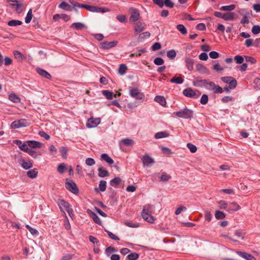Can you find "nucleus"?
Returning a JSON list of instances; mask_svg holds the SVG:
<instances>
[{
    "label": "nucleus",
    "mask_w": 260,
    "mask_h": 260,
    "mask_svg": "<svg viewBox=\"0 0 260 260\" xmlns=\"http://www.w3.org/2000/svg\"><path fill=\"white\" fill-rule=\"evenodd\" d=\"M173 114L179 118L191 119L193 117L194 112L192 110L185 107L179 111L174 112Z\"/></svg>",
    "instance_id": "f257e3e1"
},
{
    "label": "nucleus",
    "mask_w": 260,
    "mask_h": 260,
    "mask_svg": "<svg viewBox=\"0 0 260 260\" xmlns=\"http://www.w3.org/2000/svg\"><path fill=\"white\" fill-rule=\"evenodd\" d=\"M129 95L137 100L144 101L145 96L138 88H134L129 90Z\"/></svg>",
    "instance_id": "f03ea898"
},
{
    "label": "nucleus",
    "mask_w": 260,
    "mask_h": 260,
    "mask_svg": "<svg viewBox=\"0 0 260 260\" xmlns=\"http://www.w3.org/2000/svg\"><path fill=\"white\" fill-rule=\"evenodd\" d=\"M29 123L25 119H20L18 120H15L11 124V127L12 128L18 129L23 127H26L28 126Z\"/></svg>",
    "instance_id": "7ed1b4c3"
},
{
    "label": "nucleus",
    "mask_w": 260,
    "mask_h": 260,
    "mask_svg": "<svg viewBox=\"0 0 260 260\" xmlns=\"http://www.w3.org/2000/svg\"><path fill=\"white\" fill-rule=\"evenodd\" d=\"M221 80L224 83L229 84V88L231 89H234L236 87L237 85V81L232 77L225 76L222 77Z\"/></svg>",
    "instance_id": "20e7f679"
},
{
    "label": "nucleus",
    "mask_w": 260,
    "mask_h": 260,
    "mask_svg": "<svg viewBox=\"0 0 260 260\" xmlns=\"http://www.w3.org/2000/svg\"><path fill=\"white\" fill-rule=\"evenodd\" d=\"M129 12L131 14L129 18L130 22H135L139 19L140 12L137 9L135 8H130L129 9Z\"/></svg>",
    "instance_id": "39448f33"
},
{
    "label": "nucleus",
    "mask_w": 260,
    "mask_h": 260,
    "mask_svg": "<svg viewBox=\"0 0 260 260\" xmlns=\"http://www.w3.org/2000/svg\"><path fill=\"white\" fill-rule=\"evenodd\" d=\"M66 187L68 190L74 194H77L79 192V189L76 184L72 180L68 181V180L67 179Z\"/></svg>",
    "instance_id": "423d86ee"
},
{
    "label": "nucleus",
    "mask_w": 260,
    "mask_h": 260,
    "mask_svg": "<svg viewBox=\"0 0 260 260\" xmlns=\"http://www.w3.org/2000/svg\"><path fill=\"white\" fill-rule=\"evenodd\" d=\"M183 94L184 96L193 99H198L200 93H197L194 90L191 88H187L183 90Z\"/></svg>",
    "instance_id": "0eeeda50"
},
{
    "label": "nucleus",
    "mask_w": 260,
    "mask_h": 260,
    "mask_svg": "<svg viewBox=\"0 0 260 260\" xmlns=\"http://www.w3.org/2000/svg\"><path fill=\"white\" fill-rule=\"evenodd\" d=\"M101 123L100 118L91 117L89 118L86 122V126L88 128H94L97 126Z\"/></svg>",
    "instance_id": "6e6552de"
},
{
    "label": "nucleus",
    "mask_w": 260,
    "mask_h": 260,
    "mask_svg": "<svg viewBox=\"0 0 260 260\" xmlns=\"http://www.w3.org/2000/svg\"><path fill=\"white\" fill-rule=\"evenodd\" d=\"M117 44L118 41L116 40L110 42L105 41L101 43L100 48L103 50L110 49L115 47Z\"/></svg>",
    "instance_id": "1a4fd4ad"
},
{
    "label": "nucleus",
    "mask_w": 260,
    "mask_h": 260,
    "mask_svg": "<svg viewBox=\"0 0 260 260\" xmlns=\"http://www.w3.org/2000/svg\"><path fill=\"white\" fill-rule=\"evenodd\" d=\"M142 161L143 166L146 167H150L155 162L154 159L147 154H145L143 156Z\"/></svg>",
    "instance_id": "9d476101"
},
{
    "label": "nucleus",
    "mask_w": 260,
    "mask_h": 260,
    "mask_svg": "<svg viewBox=\"0 0 260 260\" xmlns=\"http://www.w3.org/2000/svg\"><path fill=\"white\" fill-rule=\"evenodd\" d=\"M141 216L143 219L147 222L153 223L155 221V218L151 214V213L141 212Z\"/></svg>",
    "instance_id": "9b49d317"
},
{
    "label": "nucleus",
    "mask_w": 260,
    "mask_h": 260,
    "mask_svg": "<svg viewBox=\"0 0 260 260\" xmlns=\"http://www.w3.org/2000/svg\"><path fill=\"white\" fill-rule=\"evenodd\" d=\"M236 253L240 256L246 260H256V258L250 253L242 251H237Z\"/></svg>",
    "instance_id": "f8f14e48"
},
{
    "label": "nucleus",
    "mask_w": 260,
    "mask_h": 260,
    "mask_svg": "<svg viewBox=\"0 0 260 260\" xmlns=\"http://www.w3.org/2000/svg\"><path fill=\"white\" fill-rule=\"evenodd\" d=\"M14 143L18 146L19 148L21 150L25 152L27 151V149L28 148L27 143L26 142L24 143H22V142L19 140H16L14 141Z\"/></svg>",
    "instance_id": "ddd939ff"
},
{
    "label": "nucleus",
    "mask_w": 260,
    "mask_h": 260,
    "mask_svg": "<svg viewBox=\"0 0 260 260\" xmlns=\"http://www.w3.org/2000/svg\"><path fill=\"white\" fill-rule=\"evenodd\" d=\"M240 208V206L236 202H232L229 204L227 211L232 212L239 210Z\"/></svg>",
    "instance_id": "4468645a"
},
{
    "label": "nucleus",
    "mask_w": 260,
    "mask_h": 260,
    "mask_svg": "<svg viewBox=\"0 0 260 260\" xmlns=\"http://www.w3.org/2000/svg\"><path fill=\"white\" fill-rule=\"evenodd\" d=\"M185 66L188 71H191L193 70L194 60L191 58L187 57L185 59Z\"/></svg>",
    "instance_id": "2eb2a0df"
},
{
    "label": "nucleus",
    "mask_w": 260,
    "mask_h": 260,
    "mask_svg": "<svg viewBox=\"0 0 260 260\" xmlns=\"http://www.w3.org/2000/svg\"><path fill=\"white\" fill-rule=\"evenodd\" d=\"M87 212L90 214V216L95 223L100 225H102V222L101 219L94 212L89 210H88Z\"/></svg>",
    "instance_id": "dca6fc26"
},
{
    "label": "nucleus",
    "mask_w": 260,
    "mask_h": 260,
    "mask_svg": "<svg viewBox=\"0 0 260 260\" xmlns=\"http://www.w3.org/2000/svg\"><path fill=\"white\" fill-rule=\"evenodd\" d=\"M36 71L39 75L46 79H49L51 77V75L47 71L42 69L38 68L36 69Z\"/></svg>",
    "instance_id": "f3484780"
},
{
    "label": "nucleus",
    "mask_w": 260,
    "mask_h": 260,
    "mask_svg": "<svg viewBox=\"0 0 260 260\" xmlns=\"http://www.w3.org/2000/svg\"><path fill=\"white\" fill-rule=\"evenodd\" d=\"M222 19L225 21L234 20L235 19V13L232 12L223 13Z\"/></svg>",
    "instance_id": "a211bd4d"
},
{
    "label": "nucleus",
    "mask_w": 260,
    "mask_h": 260,
    "mask_svg": "<svg viewBox=\"0 0 260 260\" xmlns=\"http://www.w3.org/2000/svg\"><path fill=\"white\" fill-rule=\"evenodd\" d=\"M26 143L28 146L32 148H41L42 146V144L38 141H27Z\"/></svg>",
    "instance_id": "6ab92c4d"
},
{
    "label": "nucleus",
    "mask_w": 260,
    "mask_h": 260,
    "mask_svg": "<svg viewBox=\"0 0 260 260\" xmlns=\"http://www.w3.org/2000/svg\"><path fill=\"white\" fill-rule=\"evenodd\" d=\"M98 171L99 172L98 176L100 177L104 178L109 175L108 171L103 167H99Z\"/></svg>",
    "instance_id": "aec40b11"
},
{
    "label": "nucleus",
    "mask_w": 260,
    "mask_h": 260,
    "mask_svg": "<svg viewBox=\"0 0 260 260\" xmlns=\"http://www.w3.org/2000/svg\"><path fill=\"white\" fill-rule=\"evenodd\" d=\"M154 101L159 103L160 105L166 107L167 102L165 98L162 96L157 95L154 98Z\"/></svg>",
    "instance_id": "412c9836"
},
{
    "label": "nucleus",
    "mask_w": 260,
    "mask_h": 260,
    "mask_svg": "<svg viewBox=\"0 0 260 260\" xmlns=\"http://www.w3.org/2000/svg\"><path fill=\"white\" fill-rule=\"evenodd\" d=\"M101 159L111 165L114 163L113 160L106 153H103L101 156Z\"/></svg>",
    "instance_id": "4be33fe9"
},
{
    "label": "nucleus",
    "mask_w": 260,
    "mask_h": 260,
    "mask_svg": "<svg viewBox=\"0 0 260 260\" xmlns=\"http://www.w3.org/2000/svg\"><path fill=\"white\" fill-rule=\"evenodd\" d=\"M145 29L143 24L141 22H137L135 25L134 29L135 31L137 33H140L141 31H143Z\"/></svg>",
    "instance_id": "5701e85b"
},
{
    "label": "nucleus",
    "mask_w": 260,
    "mask_h": 260,
    "mask_svg": "<svg viewBox=\"0 0 260 260\" xmlns=\"http://www.w3.org/2000/svg\"><path fill=\"white\" fill-rule=\"evenodd\" d=\"M21 167L25 170H28L32 167V163L30 160H22Z\"/></svg>",
    "instance_id": "b1692460"
},
{
    "label": "nucleus",
    "mask_w": 260,
    "mask_h": 260,
    "mask_svg": "<svg viewBox=\"0 0 260 260\" xmlns=\"http://www.w3.org/2000/svg\"><path fill=\"white\" fill-rule=\"evenodd\" d=\"M85 27L86 25L81 22H75L71 25V27L76 30H81Z\"/></svg>",
    "instance_id": "393cba45"
},
{
    "label": "nucleus",
    "mask_w": 260,
    "mask_h": 260,
    "mask_svg": "<svg viewBox=\"0 0 260 260\" xmlns=\"http://www.w3.org/2000/svg\"><path fill=\"white\" fill-rule=\"evenodd\" d=\"M196 68L197 70L201 73H207L208 72L207 68L201 63H198Z\"/></svg>",
    "instance_id": "a878e982"
},
{
    "label": "nucleus",
    "mask_w": 260,
    "mask_h": 260,
    "mask_svg": "<svg viewBox=\"0 0 260 260\" xmlns=\"http://www.w3.org/2000/svg\"><path fill=\"white\" fill-rule=\"evenodd\" d=\"M38 171L36 169L29 170L27 172V176L31 179L36 178L38 175Z\"/></svg>",
    "instance_id": "bb28decb"
},
{
    "label": "nucleus",
    "mask_w": 260,
    "mask_h": 260,
    "mask_svg": "<svg viewBox=\"0 0 260 260\" xmlns=\"http://www.w3.org/2000/svg\"><path fill=\"white\" fill-rule=\"evenodd\" d=\"M58 206L61 210H62V208H64L66 210H67L71 206L69 203L63 200H61L58 204Z\"/></svg>",
    "instance_id": "cd10ccee"
},
{
    "label": "nucleus",
    "mask_w": 260,
    "mask_h": 260,
    "mask_svg": "<svg viewBox=\"0 0 260 260\" xmlns=\"http://www.w3.org/2000/svg\"><path fill=\"white\" fill-rule=\"evenodd\" d=\"M9 99L15 103H18L20 102V99L14 93L10 94Z\"/></svg>",
    "instance_id": "c85d7f7f"
},
{
    "label": "nucleus",
    "mask_w": 260,
    "mask_h": 260,
    "mask_svg": "<svg viewBox=\"0 0 260 260\" xmlns=\"http://www.w3.org/2000/svg\"><path fill=\"white\" fill-rule=\"evenodd\" d=\"M169 136V134L166 132H159L155 134L154 137L156 139L166 138Z\"/></svg>",
    "instance_id": "c756f323"
},
{
    "label": "nucleus",
    "mask_w": 260,
    "mask_h": 260,
    "mask_svg": "<svg viewBox=\"0 0 260 260\" xmlns=\"http://www.w3.org/2000/svg\"><path fill=\"white\" fill-rule=\"evenodd\" d=\"M236 8L235 5L232 4L228 6H223L220 8V10L223 11H231Z\"/></svg>",
    "instance_id": "7c9ffc66"
},
{
    "label": "nucleus",
    "mask_w": 260,
    "mask_h": 260,
    "mask_svg": "<svg viewBox=\"0 0 260 260\" xmlns=\"http://www.w3.org/2000/svg\"><path fill=\"white\" fill-rule=\"evenodd\" d=\"M121 182V179L120 177H117L111 179L110 181V184L112 186H116Z\"/></svg>",
    "instance_id": "2f4dec72"
},
{
    "label": "nucleus",
    "mask_w": 260,
    "mask_h": 260,
    "mask_svg": "<svg viewBox=\"0 0 260 260\" xmlns=\"http://www.w3.org/2000/svg\"><path fill=\"white\" fill-rule=\"evenodd\" d=\"M59 8L66 11H70L71 9V6L66 2H61L59 5Z\"/></svg>",
    "instance_id": "473e14b6"
},
{
    "label": "nucleus",
    "mask_w": 260,
    "mask_h": 260,
    "mask_svg": "<svg viewBox=\"0 0 260 260\" xmlns=\"http://www.w3.org/2000/svg\"><path fill=\"white\" fill-rule=\"evenodd\" d=\"M22 24V22L18 20H11L8 22V25L10 26H16Z\"/></svg>",
    "instance_id": "72a5a7b5"
},
{
    "label": "nucleus",
    "mask_w": 260,
    "mask_h": 260,
    "mask_svg": "<svg viewBox=\"0 0 260 260\" xmlns=\"http://www.w3.org/2000/svg\"><path fill=\"white\" fill-rule=\"evenodd\" d=\"M183 81V79L181 77H174L170 80L171 82L178 84H182Z\"/></svg>",
    "instance_id": "f704fd0d"
},
{
    "label": "nucleus",
    "mask_w": 260,
    "mask_h": 260,
    "mask_svg": "<svg viewBox=\"0 0 260 260\" xmlns=\"http://www.w3.org/2000/svg\"><path fill=\"white\" fill-rule=\"evenodd\" d=\"M102 93L108 100H111L112 99L113 96H115L112 92L106 90H103Z\"/></svg>",
    "instance_id": "c9c22d12"
},
{
    "label": "nucleus",
    "mask_w": 260,
    "mask_h": 260,
    "mask_svg": "<svg viewBox=\"0 0 260 260\" xmlns=\"http://www.w3.org/2000/svg\"><path fill=\"white\" fill-rule=\"evenodd\" d=\"M240 14L242 16H243V18H242V19L241 20V23L243 25H244L245 24L249 23V19H248V16H247V15H248L249 13H246V14H243V13H240Z\"/></svg>",
    "instance_id": "e433bc0d"
},
{
    "label": "nucleus",
    "mask_w": 260,
    "mask_h": 260,
    "mask_svg": "<svg viewBox=\"0 0 260 260\" xmlns=\"http://www.w3.org/2000/svg\"><path fill=\"white\" fill-rule=\"evenodd\" d=\"M127 69V67L125 64H121L119 66L118 72L120 75H123L126 73Z\"/></svg>",
    "instance_id": "4c0bfd02"
},
{
    "label": "nucleus",
    "mask_w": 260,
    "mask_h": 260,
    "mask_svg": "<svg viewBox=\"0 0 260 260\" xmlns=\"http://www.w3.org/2000/svg\"><path fill=\"white\" fill-rule=\"evenodd\" d=\"M12 7H15V10L18 13H20L22 12V4H19L17 2L16 4H12Z\"/></svg>",
    "instance_id": "58836bf2"
},
{
    "label": "nucleus",
    "mask_w": 260,
    "mask_h": 260,
    "mask_svg": "<svg viewBox=\"0 0 260 260\" xmlns=\"http://www.w3.org/2000/svg\"><path fill=\"white\" fill-rule=\"evenodd\" d=\"M215 217L217 219H222L225 218V214L222 211L217 210L215 211Z\"/></svg>",
    "instance_id": "ea45409f"
},
{
    "label": "nucleus",
    "mask_w": 260,
    "mask_h": 260,
    "mask_svg": "<svg viewBox=\"0 0 260 260\" xmlns=\"http://www.w3.org/2000/svg\"><path fill=\"white\" fill-rule=\"evenodd\" d=\"M150 36V34L148 31L142 32L139 35V40L142 41L144 39L149 38Z\"/></svg>",
    "instance_id": "a19ab883"
},
{
    "label": "nucleus",
    "mask_w": 260,
    "mask_h": 260,
    "mask_svg": "<svg viewBox=\"0 0 260 260\" xmlns=\"http://www.w3.org/2000/svg\"><path fill=\"white\" fill-rule=\"evenodd\" d=\"M176 28L182 35L187 34V29L183 24H178Z\"/></svg>",
    "instance_id": "79ce46f5"
},
{
    "label": "nucleus",
    "mask_w": 260,
    "mask_h": 260,
    "mask_svg": "<svg viewBox=\"0 0 260 260\" xmlns=\"http://www.w3.org/2000/svg\"><path fill=\"white\" fill-rule=\"evenodd\" d=\"M121 142L127 146H132L134 144V141L129 138H125L121 140Z\"/></svg>",
    "instance_id": "37998d69"
},
{
    "label": "nucleus",
    "mask_w": 260,
    "mask_h": 260,
    "mask_svg": "<svg viewBox=\"0 0 260 260\" xmlns=\"http://www.w3.org/2000/svg\"><path fill=\"white\" fill-rule=\"evenodd\" d=\"M99 189L100 191L103 192L106 190L107 187V182L106 181H100L99 185Z\"/></svg>",
    "instance_id": "c03bdc74"
},
{
    "label": "nucleus",
    "mask_w": 260,
    "mask_h": 260,
    "mask_svg": "<svg viewBox=\"0 0 260 260\" xmlns=\"http://www.w3.org/2000/svg\"><path fill=\"white\" fill-rule=\"evenodd\" d=\"M153 209V206L150 204H147L143 206L142 212L151 213Z\"/></svg>",
    "instance_id": "a18cd8bd"
},
{
    "label": "nucleus",
    "mask_w": 260,
    "mask_h": 260,
    "mask_svg": "<svg viewBox=\"0 0 260 260\" xmlns=\"http://www.w3.org/2000/svg\"><path fill=\"white\" fill-rule=\"evenodd\" d=\"M32 17V10H31V9H30L28 11L27 15L25 18V23H29L31 21Z\"/></svg>",
    "instance_id": "49530a36"
},
{
    "label": "nucleus",
    "mask_w": 260,
    "mask_h": 260,
    "mask_svg": "<svg viewBox=\"0 0 260 260\" xmlns=\"http://www.w3.org/2000/svg\"><path fill=\"white\" fill-rule=\"evenodd\" d=\"M117 250L115 248L109 246L106 249L105 253L107 256H109L111 253L117 252Z\"/></svg>",
    "instance_id": "de8ad7c7"
},
{
    "label": "nucleus",
    "mask_w": 260,
    "mask_h": 260,
    "mask_svg": "<svg viewBox=\"0 0 260 260\" xmlns=\"http://www.w3.org/2000/svg\"><path fill=\"white\" fill-rule=\"evenodd\" d=\"M26 228L28 230L29 232L33 236H37L39 235V232L36 229L31 228L30 226H29V225H27V224L26 225Z\"/></svg>",
    "instance_id": "09e8293b"
},
{
    "label": "nucleus",
    "mask_w": 260,
    "mask_h": 260,
    "mask_svg": "<svg viewBox=\"0 0 260 260\" xmlns=\"http://www.w3.org/2000/svg\"><path fill=\"white\" fill-rule=\"evenodd\" d=\"M167 55L169 59H173L176 56V51L173 49L169 50L167 52Z\"/></svg>",
    "instance_id": "8fccbe9b"
},
{
    "label": "nucleus",
    "mask_w": 260,
    "mask_h": 260,
    "mask_svg": "<svg viewBox=\"0 0 260 260\" xmlns=\"http://www.w3.org/2000/svg\"><path fill=\"white\" fill-rule=\"evenodd\" d=\"M139 255L135 252L131 253L127 256L128 260H137L138 259Z\"/></svg>",
    "instance_id": "3c124183"
},
{
    "label": "nucleus",
    "mask_w": 260,
    "mask_h": 260,
    "mask_svg": "<svg viewBox=\"0 0 260 260\" xmlns=\"http://www.w3.org/2000/svg\"><path fill=\"white\" fill-rule=\"evenodd\" d=\"M171 177L168 175L166 173L164 172L162 173L161 176L160 178V181L162 182H166L171 179Z\"/></svg>",
    "instance_id": "603ef678"
},
{
    "label": "nucleus",
    "mask_w": 260,
    "mask_h": 260,
    "mask_svg": "<svg viewBox=\"0 0 260 260\" xmlns=\"http://www.w3.org/2000/svg\"><path fill=\"white\" fill-rule=\"evenodd\" d=\"M68 149L66 147L62 146L60 148V152L63 158L66 159L67 157Z\"/></svg>",
    "instance_id": "864d4df0"
},
{
    "label": "nucleus",
    "mask_w": 260,
    "mask_h": 260,
    "mask_svg": "<svg viewBox=\"0 0 260 260\" xmlns=\"http://www.w3.org/2000/svg\"><path fill=\"white\" fill-rule=\"evenodd\" d=\"M66 169L67 168L66 167L65 164L64 163H61L58 165L57 168V171L60 174H63Z\"/></svg>",
    "instance_id": "5fc2aeb1"
},
{
    "label": "nucleus",
    "mask_w": 260,
    "mask_h": 260,
    "mask_svg": "<svg viewBox=\"0 0 260 260\" xmlns=\"http://www.w3.org/2000/svg\"><path fill=\"white\" fill-rule=\"evenodd\" d=\"M187 147L191 153H195L197 150V147L192 143H189L187 144Z\"/></svg>",
    "instance_id": "6e6d98bb"
},
{
    "label": "nucleus",
    "mask_w": 260,
    "mask_h": 260,
    "mask_svg": "<svg viewBox=\"0 0 260 260\" xmlns=\"http://www.w3.org/2000/svg\"><path fill=\"white\" fill-rule=\"evenodd\" d=\"M218 204L219 207L221 209H225L227 211V209L228 208L229 204L224 201H220L218 202Z\"/></svg>",
    "instance_id": "4d7b16f0"
},
{
    "label": "nucleus",
    "mask_w": 260,
    "mask_h": 260,
    "mask_svg": "<svg viewBox=\"0 0 260 260\" xmlns=\"http://www.w3.org/2000/svg\"><path fill=\"white\" fill-rule=\"evenodd\" d=\"M215 85L216 84L214 83V82L212 81H209L205 88L209 90L213 91Z\"/></svg>",
    "instance_id": "13d9d810"
},
{
    "label": "nucleus",
    "mask_w": 260,
    "mask_h": 260,
    "mask_svg": "<svg viewBox=\"0 0 260 260\" xmlns=\"http://www.w3.org/2000/svg\"><path fill=\"white\" fill-rule=\"evenodd\" d=\"M245 61L247 62H250L251 64H254L256 62V59L254 57L245 56Z\"/></svg>",
    "instance_id": "bf43d9fd"
},
{
    "label": "nucleus",
    "mask_w": 260,
    "mask_h": 260,
    "mask_svg": "<svg viewBox=\"0 0 260 260\" xmlns=\"http://www.w3.org/2000/svg\"><path fill=\"white\" fill-rule=\"evenodd\" d=\"M208 102V96L207 94H204L200 99V103L203 105L206 104Z\"/></svg>",
    "instance_id": "052dcab7"
},
{
    "label": "nucleus",
    "mask_w": 260,
    "mask_h": 260,
    "mask_svg": "<svg viewBox=\"0 0 260 260\" xmlns=\"http://www.w3.org/2000/svg\"><path fill=\"white\" fill-rule=\"evenodd\" d=\"M85 164L88 166H92L95 164V161L93 158L88 157L86 159Z\"/></svg>",
    "instance_id": "680f3d73"
},
{
    "label": "nucleus",
    "mask_w": 260,
    "mask_h": 260,
    "mask_svg": "<svg viewBox=\"0 0 260 260\" xmlns=\"http://www.w3.org/2000/svg\"><path fill=\"white\" fill-rule=\"evenodd\" d=\"M252 32L254 35H257L260 33V26L256 25H254L251 29Z\"/></svg>",
    "instance_id": "e2e57ef3"
},
{
    "label": "nucleus",
    "mask_w": 260,
    "mask_h": 260,
    "mask_svg": "<svg viewBox=\"0 0 260 260\" xmlns=\"http://www.w3.org/2000/svg\"><path fill=\"white\" fill-rule=\"evenodd\" d=\"M164 4L166 7L169 8H172L174 6V3L171 1L170 0H165L164 1Z\"/></svg>",
    "instance_id": "0e129e2a"
},
{
    "label": "nucleus",
    "mask_w": 260,
    "mask_h": 260,
    "mask_svg": "<svg viewBox=\"0 0 260 260\" xmlns=\"http://www.w3.org/2000/svg\"><path fill=\"white\" fill-rule=\"evenodd\" d=\"M154 63L156 65L160 66L164 63V61L163 59L160 57H156L154 60Z\"/></svg>",
    "instance_id": "69168bd1"
},
{
    "label": "nucleus",
    "mask_w": 260,
    "mask_h": 260,
    "mask_svg": "<svg viewBox=\"0 0 260 260\" xmlns=\"http://www.w3.org/2000/svg\"><path fill=\"white\" fill-rule=\"evenodd\" d=\"M125 224L128 227L133 228H138L140 226L139 223L137 222H125Z\"/></svg>",
    "instance_id": "338daca9"
},
{
    "label": "nucleus",
    "mask_w": 260,
    "mask_h": 260,
    "mask_svg": "<svg viewBox=\"0 0 260 260\" xmlns=\"http://www.w3.org/2000/svg\"><path fill=\"white\" fill-rule=\"evenodd\" d=\"M236 62L237 64H241L244 61L243 57L241 55H236L234 57Z\"/></svg>",
    "instance_id": "774afa93"
}]
</instances>
